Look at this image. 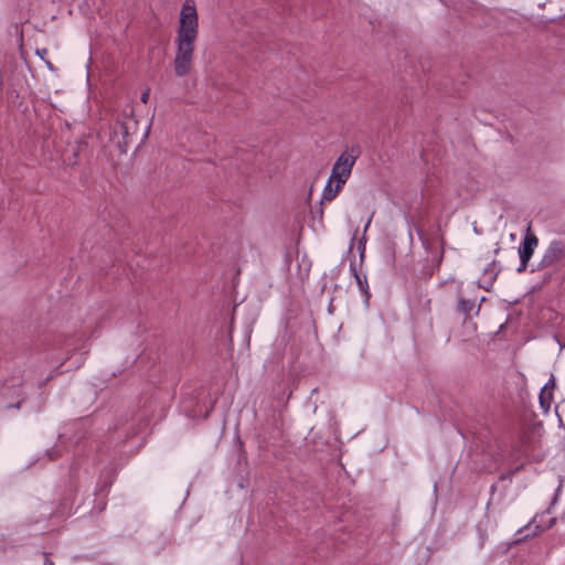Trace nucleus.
Segmentation results:
<instances>
[{
	"label": "nucleus",
	"mask_w": 565,
	"mask_h": 565,
	"mask_svg": "<svg viewBox=\"0 0 565 565\" xmlns=\"http://www.w3.org/2000/svg\"><path fill=\"white\" fill-rule=\"evenodd\" d=\"M199 35V17L193 0H185L174 40L177 52L173 60L174 73L179 77L188 75L192 68L194 46Z\"/></svg>",
	"instance_id": "nucleus-1"
},
{
	"label": "nucleus",
	"mask_w": 565,
	"mask_h": 565,
	"mask_svg": "<svg viewBox=\"0 0 565 565\" xmlns=\"http://www.w3.org/2000/svg\"><path fill=\"white\" fill-rule=\"evenodd\" d=\"M137 130V120L134 117V108L128 107L121 114H117L111 126L110 141L117 149L125 153L130 136Z\"/></svg>",
	"instance_id": "nucleus-2"
},
{
	"label": "nucleus",
	"mask_w": 565,
	"mask_h": 565,
	"mask_svg": "<svg viewBox=\"0 0 565 565\" xmlns=\"http://www.w3.org/2000/svg\"><path fill=\"white\" fill-rule=\"evenodd\" d=\"M360 154V148L359 147H352L351 153L343 152L339 156V158L335 160L331 174L329 177L330 180L334 181L335 183L344 185L347 181L349 180L353 166Z\"/></svg>",
	"instance_id": "nucleus-3"
},
{
	"label": "nucleus",
	"mask_w": 565,
	"mask_h": 565,
	"mask_svg": "<svg viewBox=\"0 0 565 565\" xmlns=\"http://www.w3.org/2000/svg\"><path fill=\"white\" fill-rule=\"evenodd\" d=\"M539 245L537 236L532 232V222H529L526 233L522 243L519 246L520 266L518 273H523L527 266L531 257L534 254L535 248Z\"/></svg>",
	"instance_id": "nucleus-4"
},
{
	"label": "nucleus",
	"mask_w": 565,
	"mask_h": 565,
	"mask_svg": "<svg viewBox=\"0 0 565 565\" xmlns=\"http://www.w3.org/2000/svg\"><path fill=\"white\" fill-rule=\"evenodd\" d=\"M563 258H565V243L561 239H554L546 247L537 265V269L551 267Z\"/></svg>",
	"instance_id": "nucleus-5"
},
{
	"label": "nucleus",
	"mask_w": 565,
	"mask_h": 565,
	"mask_svg": "<svg viewBox=\"0 0 565 565\" xmlns=\"http://www.w3.org/2000/svg\"><path fill=\"white\" fill-rule=\"evenodd\" d=\"M543 515L544 514H541V515L536 514L523 529L519 530L518 534H521L523 531H529L533 527V530L531 532H527L525 535L518 537L514 541V544H519L529 539H533V537L537 536L539 534L543 533L544 531L551 529L555 524L556 518H552L548 520L547 524L542 525L540 519H542Z\"/></svg>",
	"instance_id": "nucleus-6"
},
{
	"label": "nucleus",
	"mask_w": 565,
	"mask_h": 565,
	"mask_svg": "<svg viewBox=\"0 0 565 565\" xmlns=\"http://www.w3.org/2000/svg\"><path fill=\"white\" fill-rule=\"evenodd\" d=\"M332 180H328L323 191H322V198H321V201H320V206L317 211V213L319 214V217L322 218L323 217V203L324 202H331L332 200H334L337 198V195L339 194V192L342 190L343 185L339 184L338 186V183L334 184V186H332Z\"/></svg>",
	"instance_id": "nucleus-7"
},
{
	"label": "nucleus",
	"mask_w": 565,
	"mask_h": 565,
	"mask_svg": "<svg viewBox=\"0 0 565 565\" xmlns=\"http://www.w3.org/2000/svg\"><path fill=\"white\" fill-rule=\"evenodd\" d=\"M87 148V143L84 141H77L72 147V157H67V163L70 166H76L78 163V158L81 153Z\"/></svg>",
	"instance_id": "nucleus-8"
},
{
	"label": "nucleus",
	"mask_w": 565,
	"mask_h": 565,
	"mask_svg": "<svg viewBox=\"0 0 565 565\" xmlns=\"http://www.w3.org/2000/svg\"><path fill=\"white\" fill-rule=\"evenodd\" d=\"M475 309V301L472 300H469V299H466V298H460L458 300V306H457V310L463 315V320H468L470 319V313L471 311Z\"/></svg>",
	"instance_id": "nucleus-9"
},
{
	"label": "nucleus",
	"mask_w": 565,
	"mask_h": 565,
	"mask_svg": "<svg viewBox=\"0 0 565 565\" xmlns=\"http://www.w3.org/2000/svg\"><path fill=\"white\" fill-rule=\"evenodd\" d=\"M351 269L353 271V276L355 278V281H356L360 290L365 295L366 300H369L370 292H369V285H367L366 276L362 277L360 275V273L355 269L354 266H352Z\"/></svg>",
	"instance_id": "nucleus-10"
},
{
	"label": "nucleus",
	"mask_w": 565,
	"mask_h": 565,
	"mask_svg": "<svg viewBox=\"0 0 565 565\" xmlns=\"http://www.w3.org/2000/svg\"><path fill=\"white\" fill-rule=\"evenodd\" d=\"M540 405L542 408L547 412L551 407L552 401H553V393L552 392H545L541 390L540 396Z\"/></svg>",
	"instance_id": "nucleus-11"
},
{
	"label": "nucleus",
	"mask_w": 565,
	"mask_h": 565,
	"mask_svg": "<svg viewBox=\"0 0 565 565\" xmlns=\"http://www.w3.org/2000/svg\"><path fill=\"white\" fill-rule=\"evenodd\" d=\"M497 273H492V270H489L488 268L484 269V273H483V279L487 280V284L489 286H492L493 281L495 280V277H497Z\"/></svg>",
	"instance_id": "nucleus-12"
},
{
	"label": "nucleus",
	"mask_w": 565,
	"mask_h": 565,
	"mask_svg": "<svg viewBox=\"0 0 565 565\" xmlns=\"http://www.w3.org/2000/svg\"><path fill=\"white\" fill-rule=\"evenodd\" d=\"M555 385H556V383H555V379H554V376L552 375V376L550 377V380L545 383V385L543 386V388H542V390H543V391H545V392H552V393H553V390L555 388Z\"/></svg>",
	"instance_id": "nucleus-13"
},
{
	"label": "nucleus",
	"mask_w": 565,
	"mask_h": 565,
	"mask_svg": "<svg viewBox=\"0 0 565 565\" xmlns=\"http://www.w3.org/2000/svg\"><path fill=\"white\" fill-rule=\"evenodd\" d=\"M73 492H71L70 497H73ZM62 510H70L71 509V505H72V499L68 498L67 500H65L62 504Z\"/></svg>",
	"instance_id": "nucleus-14"
},
{
	"label": "nucleus",
	"mask_w": 565,
	"mask_h": 565,
	"mask_svg": "<svg viewBox=\"0 0 565 565\" xmlns=\"http://www.w3.org/2000/svg\"><path fill=\"white\" fill-rule=\"evenodd\" d=\"M149 96H150V89H149V88H147V89H146L145 92H142V94H141V97H140L141 103L147 104V103H148V100H149Z\"/></svg>",
	"instance_id": "nucleus-15"
},
{
	"label": "nucleus",
	"mask_w": 565,
	"mask_h": 565,
	"mask_svg": "<svg viewBox=\"0 0 565 565\" xmlns=\"http://www.w3.org/2000/svg\"><path fill=\"white\" fill-rule=\"evenodd\" d=\"M35 54L44 61V56L47 54V49H36Z\"/></svg>",
	"instance_id": "nucleus-16"
},
{
	"label": "nucleus",
	"mask_w": 565,
	"mask_h": 565,
	"mask_svg": "<svg viewBox=\"0 0 565 565\" xmlns=\"http://www.w3.org/2000/svg\"><path fill=\"white\" fill-rule=\"evenodd\" d=\"M514 473H515V470H510V471H508V472H507V475H502V476L500 477V479H501V480H503V479H509V480H511V479H512V477L514 476Z\"/></svg>",
	"instance_id": "nucleus-17"
},
{
	"label": "nucleus",
	"mask_w": 565,
	"mask_h": 565,
	"mask_svg": "<svg viewBox=\"0 0 565 565\" xmlns=\"http://www.w3.org/2000/svg\"><path fill=\"white\" fill-rule=\"evenodd\" d=\"M43 556H44L43 565H53V562L50 559V553L44 552Z\"/></svg>",
	"instance_id": "nucleus-18"
},
{
	"label": "nucleus",
	"mask_w": 565,
	"mask_h": 565,
	"mask_svg": "<svg viewBox=\"0 0 565 565\" xmlns=\"http://www.w3.org/2000/svg\"><path fill=\"white\" fill-rule=\"evenodd\" d=\"M44 63H45V65L47 66V68H49L50 71H52V72H54V71H55V66L52 64V62H51V61H49V60H44Z\"/></svg>",
	"instance_id": "nucleus-19"
},
{
	"label": "nucleus",
	"mask_w": 565,
	"mask_h": 565,
	"mask_svg": "<svg viewBox=\"0 0 565 565\" xmlns=\"http://www.w3.org/2000/svg\"><path fill=\"white\" fill-rule=\"evenodd\" d=\"M371 220H372V216L367 220V222H366V224H365V227H364V231H366V230H367V227H369V225H370V223H371Z\"/></svg>",
	"instance_id": "nucleus-20"
},
{
	"label": "nucleus",
	"mask_w": 565,
	"mask_h": 565,
	"mask_svg": "<svg viewBox=\"0 0 565 565\" xmlns=\"http://www.w3.org/2000/svg\"><path fill=\"white\" fill-rule=\"evenodd\" d=\"M441 259H443V250L440 252V254H439V256H438V260H437V264H438V265L440 264Z\"/></svg>",
	"instance_id": "nucleus-21"
},
{
	"label": "nucleus",
	"mask_w": 565,
	"mask_h": 565,
	"mask_svg": "<svg viewBox=\"0 0 565 565\" xmlns=\"http://www.w3.org/2000/svg\"><path fill=\"white\" fill-rule=\"evenodd\" d=\"M522 468H523V465H520L519 467L514 468L513 470H515V473H516V472H518V471H520Z\"/></svg>",
	"instance_id": "nucleus-22"
},
{
	"label": "nucleus",
	"mask_w": 565,
	"mask_h": 565,
	"mask_svg": "<svg viewBox=\"0 0 565 565\" xmlns=\"http://www.w3.org/2000/svg\"><path fill=\"white\" fill-rule=\"evenodd\" d=\"M479 311H480V306L477 307L476 313H478Z\"/></svg>",
	"instance_id": "nucleus-23"
}]
</instances>
